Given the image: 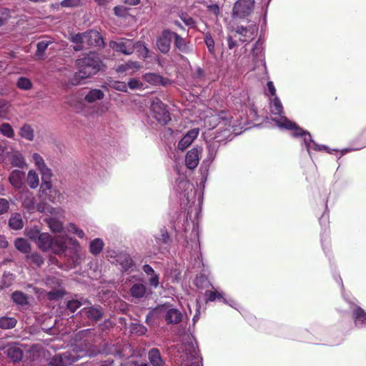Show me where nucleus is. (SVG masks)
Masks as SVG:
<instances>
[{"label": "nucleus", "mask_w": 366, "mask_h": 366, "mask_svg": "<svg viewBox=\"0 0 366 366\" xmlns=\"http://www.w3.org/2000/svg\"><path fill=\"white\" fill-rule=\"evenodd\" d=\"M9 209V202L4 198H0V215L6 213Z\"/></svg>", "instance_id": "nucleus-55"}, {"label": "nucleus", "mask_w": 366, "mask_h": 366, "mask_svg": "<svg viewBox=\"0 0 366 366\" xmlns=\"http://www.w3.org/2000/svg\"><path fill=\"white\" fill-rule=\"evenodd\" d=\"M201 118L204 120V126L209 129H214L217 125L219 127L221 125L220 122L224 120L227 122L230 119L224 112L217 114H214V112L210 109H207Z\"/></svg>", "instance_id": "nucleus-5"}, {"label": "nucleus", "mask_w": 366, "mask_h": 366, "mask_svg": "<svg viewBox=\"0 0 366 366\" xmlns=\"http://www.w3.org/2000/svg\"><path fill=\"white\" fill-rule=\"evenodd\" d=\"M141 67L142 66L139 62L129 61L117 66L116 71L119 74L127 72L131 70L132 71H136L139 70Z\"/></svg>", "instance_id": "nucleus-24"}, {"label": "nucleus", "mask_w": 366, "mask_h": 366, "mask_svg": "<svg viewBox=\"0 0 366 366\" xmlns=\"http://www.w3.org/2000/svg\"><path fill=\"white\" fill-rule=\"evenodd\" d=\"M14 246L19 251L23 253H28L30 251V244L26 239L24 238H18L14 242Z\"/></svg>", "instance_id": "nucleus-36"}, {"label": "nucleus", "mask_w": 366, "mask_h": 366, "mask_svg": "<svg viewBox=\"0 0 366 366\" xmlns=\"http://www.w3.org/2000/svg\"><path fill=\"white\" fill-rule=\"evenodd\" d=\"M26 182L31 189H36L39 185V177L38 173L30 169L26 176Z\"/></svg>", "instance_id": "nucleus-26"}, {"label": "nucleus", "mask_w": 366, "mask_h": 366, "mask_svg": "<svg viewBox=\"0 0 366 366\" xmlns=\"http://www.w3.org/2000/svg\"><path fill=\"white\" fill-rule=\"evenodd\" d=\"M174 32H172L169 30H164L157 38V46L162 53L167 54L169 51L171 43L174 39Z\"/></svg>", "instance_id": "nucleus-8"}, {"label": "nucleus", "mask_w": 366, "mask_h": 366, "mask_svg": "<svg viewBox=\"0 0 366 366\" xmlns=\"http://www.w3.org/2000/svg\"><path fill=\"white\" fill-rule=\"evenodd\" d=\"M205 297L208 301H214L216 298H222V294L217 291L207 290L205 292Z\"/></svg>", "instance_id": "nucleus-50"}, {"label": "nucleus", "mask_w": 366, "mask_h": 366, "mask_svg": "<svg viewBox=\"0 0 366 366\" xmlns=\"http://www.w3.org/2000/svg\"><path fill=\"white\" fill-rule=\"evenodd\" d=\"M41 232L36 227L26 230V235L32 241L36 242L41 235Z\"/></svg>", "instance_id": "nucleus-46"}, {"label": "nucleus", "mask_w": 366, "mask_h": 366, "mask_svg": "<svg viewBox=\"0 0 366 366\" xmlns=\"http://www.w3.org/2000/svg\"><path fill=\"white\" fill-rule=\"evenodd\" d=\"M355 324H365L366 323V313L362 309L357 307L354 310L353 312Z\"/></svg>", "instance_id": "nucleus-38"}, {"label": "nucleus", "mask_w": 366, "mask_h": 366, "mask_svg": "<svg viewBox=\"0 0 366 366\" xmlns=\"http://www.w3.org/2000/svg\"><path fill=\"white\" fill-rule=\"evenodd\" d=\"M199 133L198 128L192 129L187 132V133L183 137V138L179 142L178 148L183 151L187 149L194 140L197 137Z\"/></svg>", "instance_id": "nucleus-15"}, {"label": "nucleus", "mask_w": 366, "mask_h": 366, "mask_svg": "<svg viewBox=\"0 0 366 366\" xmlns=\"http://www.w3.org/2000/svg\"><path fill=\"white\" fill-rule=\"evenodd\" d=\"M114 11V14L119 16H123L126 12V9L123 6H115Z\"/></svg>", "instance_id": "nucleus-64"}, {"label": "nucleus", "mask_w": 366, "mask_h": 366, "mask_svg": "<svg viewBox=\"0 0 366 366\" xmlns=\"http://www.w3.org/2000/svg\"><path fill=\"white\" fill-rule=\"evenodd\" d=\"M109 47L114 51L131 55L135 50V41L132 39L121 38L109 43Z\"/></svg>", "instance_id": "nucleus-4"}, {"label": "nucleus", "mask_w": 366, "mask_h": 366, "mask_svg": "<svg viewBox=\"0 0 366 366\" xmlns=\"http://www.w3.org/2000/svg\"><path fill=\"white\" fill-rule=\"evenodd\" d=\"M254 0H239L233 7V14L240 18L249 15L254 8Z\"/></svg>", "instance_id": "nucleus-7"}, {"label": "nucleus", "mask_w": 366, "mask_h": 366, "mask_svg": "<svg viewBox=\"0 0 366 366\" xmlns=\"http://www.w3.org/2000/svg\"><path fill=\"white\" fill-rule=\"evenodd\" d=\"M157 310L164 315V318L167 324H178L182 320V315L177 309L162 307Z\"/></svg>", "instance_id": "nucleus-10"}, {"label": "nucleus", "mask_w": 366, "mask_h": 366, "mask_svg": "<svg viewBox=\"0 0 366 366\" xmlns=\"http://www.w3.org/2000/svg\"><path fill=\"white\" fill-rule=\"evenodd\" d=\"M82 305V303L77 300H72L68 302L67 308L72 312H75Z\"/></svg>", "instance_id": "nucleus-54"}, {"label": "nucleus", "mask_w": 366, "mask_h": 366, "mask_svg": "<svg viewBox=\"0 0 366 366\" xmlns=\"http://www.w3.org/2000/svg\"><path fill=\"white\" fill-rule=\"evenodd\" d=\"M267 89L269 92L270 93V95L273 97H277L276 96V89L274 86V84L272 81H268L267 84Z\"/></svg>", "instance_id": "nucleus-63"}, {"label": "nucleus", "mask_w": 366, "mask_h": 366, "mask_svg": "<svg viewBox=\"0 0 366 366\" xmlns=\"http://www.w3.org/2000/svg\"><path fill=\"white\" fill-rule=\"evenodd\" d=\"M85 44L91 46H100L103 44V39L100 34L95 30H91L84 33Z\"/></svg>", "instance_id": "nucleus-21"}, {"label": "nucleus", "mask_w": 366, "mask_h": 366, "mask_svg": "<svg viewBox=\"0 0 366 366\" xmlns=\"http://www.w3.org/2000/svg\"><path fill=\"white\" fill-rule=\"evenodd\" d=\"M20 199H21L22 206L28 211L32 212L35 209V197L29 190H23L20 193Z\"/></svg>", "instance_id": "nucleus-16"}, {"label": "nucleus", "mask_w": 366, "mask_h": 366, "mask_svg": "<svg viewBox=\"0 0 366 366\" xmlns=\"http://www.w3.org/2000/svg\"><path fill=\"white\" fill-rule=\"evenodd\" d=\"M9 104L4 100L0 99V117L2 119H8L7 114L9 112Z\"/></svg>", "instance_id": "nucleus-52"}, {"label": "nucleus", "mask_w": 366, "mask_h": 366, "mask_svg": "<svg viewBox=\"0 0 366 366\" xmlns=\"http://www.w3.org/2000/svg\"><path fill=\"white\" fill-rule=\"evenodd\" d=\"M180 350H182L180 358L184 366H202V358L199 356L197 343L194 341L190 340L183 343Z\"/></svg>", "instance_id": "nucleus-3"}, {"label": "nucleus", "mask_w": 366, "mask_h": 366, "mask_svg": "<svg viewBox=\"0 0 366 366\" xmlns=\"http://www.w3.org/2000/svg\"><path fill=\"white\" fill-rule=\"evenodd\" d=\"M47 224L53 232H60L63 229V224L61 221L54 217L47 218L46 219Z\"/></svg>", "instance_id": "nucleus-35"}, {"label": "nucleus", "mask_w": 366, "mask_h": 366, "mask_svg": "<svg viewBox=\"0 0 366 366\" xmlns=\"http://www.w3.org/2000/svg\"><path fill=\"white\" fill-rule=\"evenodd\" d=\"M147 332V328L141 325H134L132 327V332L139 335H144Z\"/></svg>", "instance_id": "nucleus-58"}, {"label": "nucleus", "mask_w": 366, "mask_h": 366, "mask_svg": "<svg viewBox=\"0 0 366 366\" xmlns=\"http://www.w3.org/2000/svg\"><path fill=\"white\" fill-rule=\"evenodd\" d=\"M20 135L21 137L31 141L34 139V130L29 125H24L20 130Z\"/></svg>", "instance_id": "nucleus-41"}, {"label": "nucleus", "mask_w": 366, "mask_h": 366, "mask_svg": "<svg viewBox=\"0 0 366 366\" xmlns=\"http://www.w3.org/2000/svg\"><path fill=\"white\" fill-rule=\"evenodd\" d=\"M51 43V41L48 40H43L39 41L37 44L36 56L39 57H42L45 50L47 49V47Z\"/></svg>", "instance_id": "nucleus-44"}, {"label": "nucleus", "mask_w": 366, "mask_h": 366, "mask_svg": "<svg viewBox=\"0 0 366 366\" xmlns=\"http://www.w3.org/2000/svg\"><path fill=\"white\" fill-rule=\"evenodd\" d=\"M35 243L41 250L47 252L52 246V239L49 233L43 232Z\"/></svg>", "instance_id": "nucleus-23"}, {"label": "nucleus", "mask_w": 366, "mask_h": 366, "mask_svg": "<svg viewBox=\"0 0 366 366\" xmlns=\"http://www.w3.org/2000/svg\"><path fill=\"white\" fill-rule=\"evenodd\" d=\"M67 240L68 238L64 236H56L54 239H52V246L51 249L55 254H62L66 251L67 248Z\"/></svg>", "instance_id": "nucleus-17"}, {"label": "nucleus", "mask_w": 366, "mask_h": 366, "mask_svg": "<svg viewBox=\"0 0 366 366\" xmlns=\"http://www.w3.org/2000/svg\"><path fill=\"white\" fill-rule=\"evenodd\" d=\"M207 149L209 151V158L213 159L217 152L216 143L214 142L213 144L208 145Z\"/></svg>", "instance_id": "nucleus-61"}, {"label": "nucleus", "mask_w": 366, "mask_h": 366, "mask_svg": "<svg viewBox=\"0 0 366 366\" xmlns=\"http://www.w3.org/2000/svg\"><path fill=\"white\" fill-rule=\"evenodd\" d=\"M150 276L151 277L149 279V284L150 286L157 288L159 285V275L156 273H154V274Z\"/></svg>", "instance_id": "nucleus-60"}, {"label": "nucleus", "mask_w": 366, "mask_h": 366, "mask_svg": "<svg viewBox=\"0 0 366 366\" xmlns=\"http://www.w3.org/2000/svg\"><path fill=\"white\" fill-rule=\"evenodd\" d=\"M71 41L75 44H85L84 33L72 35Z\"/></svg>", "instance_id": "nucleus-57"}, {"label": "nucleus", "mask_w": 366, "mask_h": 366, "mask_svg": "<svg viewBox=\"0 0 366 366\" xmlns=\"http://www.w3.org/2000/svg\"><path fill=\"white\" fill-rule=\"evenodd\" d=\"M146 286L141 283L134 284L130 289L132 297L136 298H142L146 293Z\"/></svg>", "instance_id": "nucleus-30"}, {"label": "nucleus", "mask_w": 366, "mask_h": 366, "mask_svg": "<svg viewBox=\"0 0 366 366\" xmlns=\"http://www.w3.org/2000/svg\"><path fill=\"white\" fill-rule=\"evenodd\" d=\"M69 230L72 233L76 234L79 238H83L84 236V232L82 229L78 228L75 224H71L69 226Z\"/></svg>", "instance_id": "nucleus-56"}, {"label": "nucleus", "mask_w": 366, "mask_h": 366, "mask_svg": "<svg viewBox=\"0 0 366 366\" xmlns=\"http://www.w3.org/2000/svg\"><path fill=\"white\" fill-rule=\"evenodd\" d=\"M274 120L280 127L285 128L287 129H294V132L292 134L293 136L303 137V142L309 153L312 149L317 151L327 149L325 146L317 144L312 139L311 135L309 132L303 131L301 128H299L295 123L290 121L285 117L280 116L277 119H274Z\"/></svg>", "instance_id": "nucleus-2"}, {"label": "nucleus", "mask_w": 366, "mask_h": 366, "mask_svg": "<svg viewBox=\"0 0 366 366\" xmlns=\"http://www.w3.org/2000/svg\"><path fill=\"white\" fill-rule=\"evenodd\" d=\"M10 17L9 11L6 9H4L1 11L0 14V26L3 25Z\"/></svg>", "instance_id": "nucleus-59"}, {"label": "nucleus", "mask_w": 366, "mask_h": 366, "mask_svg": "<svg viewBox=\"0 0 366 366\" xmlns=\"http://www.w3.org/2000/svg\"><path fill=\"white\" fill-rule=\"evenodd\" d=\"M149 359L153 366H162L163 362L159 352L157 349H152L149 352Z\"/></svg>", "instance_id": "nucleus-32"}, {"label": "nucleus", "mask_w": 366, "mask_h": 366, "mask_svg": "<svg viewBox=\"0 0 366 366\" xmlns=\"http://www.w3.org/2000/svg\"><path fill=\"white\" fill-rule=\"evenodd\" d=\"M38 210L41 212H46V213H50L51 215L54 216H58V217H63L64 211L61 208H53L51 207H46L44 208H41V206L38 207Z\"/></svg>", "instance_id": "nucleus-40"}, {"label": "nucleus", "mask_w": 366, "mask_h": 366, "mask_svg": "<svg viewBox=\"0 0 366 366\" xmlns=\"http://www.w3.org/2000/svg\"><path fill=\"white\" fill-rule=\"evenodd\" d=\"M0 132L4 136L8 138H13L14 136V131L8 123H3L0 126Z\"/></svg>", "instance_id": "nucleus-42"}, {"label": "nucleus", "mask_w": 366, "mask_h": 366, "mask_svg": "<svg viewBox=\"0 0 366 366\" xmlns=\"http://www.w3.org/2000/svg\"><path fill=\"white\" fill-rule=\"evenodd\" d=\"M51 177L41 176L42 183L41 188L42 192L48 196L49 199L54 202L60 197L61 194L57 189H52V184L50 181Z\"/></svg>", "instance_id": "nucleus-9"}, {"label": "nucleus", "mask_w": 366, "mask_h": 366, "mask_svg": "<svg viewBox=\"0 0 366 366\" xmlns=\"http://www.w3.org/2000/svg\"><path fill=\"white\" fill-rule=\"evenodd\" d=\"M9 224L13 229H21L24 226V223L21 214L19 213L12 214L9 219Z\"/></svg>", "instance_id": "nucleus-28"}, {"label": "nucleus", "mask_w": 366, "mask_h": 366, "mask_svg": "<svg viewBox=\"0 0 366 366\" xmlns=\"http://www.w3.org/2000/svg\"><path fill=\"white\" fill-rule=\"evenodd\" d=\"M150 108L154 118L159 122L165 124L170 119L164 104L158 98L152 99Z\"/></svg>", "instance_id": "nucleus-6"}, {"label": "nucleus", "mask_w": 366, "mask_h": 366, "mask_svg": "<svg viewBox=\"0 0 366 366\" xmlns=\"http://www.w3.org/2000/svg\"><path fill=\"white\" fill-rule=\"evenodd\" d=\"M10 160L11 164L16 167L23 168L26 165L24 156L18 151H15L12 153Z\"/></svg>", "instance_id": "nucleus-27"}, {"label": "nucleus", "mask_w": 366, "mask_h": 366, "mask_svg": "<svg viewBox=\"0 0 366 366\" xmlns=\"http://www.w3.org/2000/svg\"><path fill=\"white\" fill-rule=\"evenodd\" d=\"M104 97V92L98 89L90 90L85 96L84 99L89 103H93L97 100H101Z\"/></svg>", "instance_id": "nucleus-25"}, {"label": "nucleus", "mask_w": 366, "mask_h": 366, "mask_svg": "<svg viewBox=\"0 0 366 366\" xmlns=\"http://www.w3.org/2000/svg\"><path fill=\"white\" fill-rule=\"evenodd\" d=\"M17 324V320L11 317L4 316L0 317V328L9 330L14 328Z\"/></svg>", "instance_id": "nucleus-29"}, {"label": "nucleus", "mask_w": 366, "mask_h": 366, "mask_svg": "<svg viewBox=\"0 0 366 366\" xmlns=\"http://www.w3.org/2000/svg\"><path fill=\"white\" fill-rule=\"evenodd\" d=\"M207 8L209 12L217 16L219 13V7L217 4H209Z\"/></svg>", "instance_id": "nucleus-62"}, {"label": "nucleus", "mask_w": 366, "mask_h": 366, "mask_svg": "<svg viewBox=\"0 0 366 366\" xmlns=\"http://www.w3.org/2000/svg\"><path fill=\"white\" fill-rule=\"evenodd\" d=\"M127 84V88L129 87L131 89H142L144 86L142 81L135 78L130 79Z\"/></svg>", "instance_id": "nucleus-48"}, {"label": "nucleus", "mask_w": 366, "mask_h": 366, "mask_svg": "<svg viewBox=\"0 0 366 366\" xmlns=\"http://www.w3.org/2000/svg\"><path fill=\"white\" fill-rule=\"evenodd\" d=\"M262 49L260 46V44H259V42H257L253 49H252V55L254 58V59H262Z\"/></svg>", "instance_id": "nucleus-53"}, {"label": "nucleus", "mask_w": 366, "mask_h": 366, "mask_svg": "<svg viewBox=\"0 0 366 366\" xmlns=\"http://www.w3.org/2000/svg\"><path fill=\"white\" fill-rule=\"evenodd\" d=\"M27 258L37 266H41L44 263L43 257L38 253H32L27 256Z\"/></svg>", "instance_id": "nucleus-51"}, {"label": "nucleus", "mask_w": 366, "mask_h": 366, "mask_svg": "<svg viewBox=\"0 0 366 366\" xmlns=\"http://www.w3.org/2000/svg\"><path fill=\"white\" fill-rule=\"evenodd\" d=\"M59 5L64 8H76L81 6V0H63Z\"/></svg>", "instance_id": "nucleus-45"}, {"label": "nucleus", "mask_w": 366, "mask_h": 366, "mask_svg": "<svg viewBox=\"0 0 366 366\" xmlns=\"http://www.w3.org/2000/svg\"><path fill=\"white\" fill-rule=\"evenodd\" d=\"M110 86L118 91L126 92L127 91V84L124 81H114L111 82Z\"/></svg>", "instance_id": "nucleus-49"}, {"label": "nucleus", "mask_w": 366, "mask_h": 366, "mask_svg": "<svg viewBox=\"0 0 366 366\" xmlns=\"http://www.w3.org/2000/svg\"><path fill=\"white\" fill-rule=\"evenodd\" d=\"M232 119L231 118L228 119L227 122L224 120L222 122H220L221 125L219 126L217 134L214 137L216 139V142H220L224 140L229 139L232 136V125H231Z\"/></svg>", "instance_id": "nucleus-11"}, {"label": "nucleus", "mask_w": 366, "mask_h": 366, "mask_svg": "<svg viewBox=\"0 0 366 366\" xmlns=\"http://www.w3.org/2000/svg\"><path fill=\"white\" fill-rule=\"evenodd\" d=\"M143 79L152 85H162L166 86L171 84V81L169 79L164 78L154 73H147L143 76Z\"/></svg>", "instance_id": "nucleus-18"}, {"label": "nucleus", "mask_w": 366, "mask_h": 366, "mask_svg": "<svg viewBox=\"0 0 366 366\" xmlns=\"http://www.w3.org/2000/svg\"><path fill=\"white\" fill-rule=\"evenodd\" d=\"M120 264L124 271L129 269L132 265V259L129 256H124L120 259Z\"/></svg>", "instance_id": "nucleus-47"}, {"label": "nucleus", "mask_w": 366, "mask_h": 366, "mask_svg": "<svg viewBox=\"0 0 366 366\" xmlns=\"http://www.w3.org/2000/svg\"><path fill=\"white\" fill-rule=\"evenodd\" d=\"M76 66L77 71L68 81L67 85L76 86L99 71L104 69V65L99 54L90 52L88 54L76 59Z\"/></svg>", "instance_id": "nucleus-1"}, {"label": "nucleus", "mask_w": 366, "mask_h": 366, "mask_svg": "<svg viewBox=\"0 0 366 366\" xmlns=\"http://www.w3.org/2000/svg\"><path fill=\"white\" fill-rule=\"evenodd\" d=\"M4 353L13 362H19L22 358V351L16 345L9 344L4 347Z\"/></svg>", "instance_id": "nucleus-20"}, {"label": "nucleus", "mask_w": 366, "mask_h": 366, "mask_svg": "<svg viewBox=\"0 0 366 366\" xmlns=\"http://www.w3.org/2000/svg\"><path fill=\"white\" fill-rule=\"evenodd\" d=\"M24 172L19 169H14L9 174V182L14 188L20 189L24 186Z\"/></svg>", "instance_id": "nucleus-14"}, {"label": "nucleus", "mask_w": 366, "mask_h": 366, "mask_svg": "<svg viewBox=\"0 0 366 366\" xmlns=\"http://www.w3.org/2000/svg\"><path fill=\"white\" fill-rule=\"evenodd\" d=\"M16 86L21 90H30L33 84L29 79L21 76L17 79Z\"/></svg>", "instance_id": "nucleus-37"}, {"label": "nucleus", "mask_w": 366, "mask_h": 366, "mask_svg": "<svg viewBox=\"0 0 366 366\" xmlns=\"http://www.w3.org/2000/svg\"><path fill=\"white\" fill-rule=\"evenodd\" d=\"M81 312L87 318L94 321L100 320L102 317V311L99 306L84 307Z\"/></svg>", "instance_id": "nucleus-22"}, {"label": "nucleus", "mask_w": 366, "mask_h": 366, "mask_svg": "<svg viewBox=\"0 0 366 366\" xmlns=\"http://www.w3.org/2000/svg\"><path fill=\"white\" fill-rule=\"evenodd\" d=\"M104 247V242L99 238L92 240L89 245V251L92 254L97 255L99 254Z\"/></svg>", "instance_id": "nucleus-33"}, {"label": "nucleus", "mask_w": 366, "mask_h": 366, "mask_svg": "<svg viewBox=\"0 0 366 366\" xmlns=\"http://www.w3.org/2000/svg\"><path fill=\"white\" fill-rule=\"evenodd\" d=\"M282 104L277 97H274L270 102L271 113L274 115H280L282 112Z\"/></svg>", "instance_id": "nucleus-34"}, {"label": "nucleus", "mask_w": 366, "mask_h": 366, "mask_svg": "<svg viewBox=\"0 0 366 366\" xmlns=\"http://www.w3.org/2000/svg\"><path fill=\"white\" fill-rule=\"evenodd\" d=\"M202 152V149L198 148H192L187 152L185 157V164L187 168L193 169L197 167Z\"/></svg>", "instance_id": "nucleus-12"}, {"label": "nucleus", "mask_w": 366, "mask_h": 366, "mask_svg": "<svg viewBox=\"0 0 366 366\" xmlns=\"http://www.w3.org/2000/svg\"><path fill=\"white\" fill-rule=\"evenodd\" d=\"M175 46L182 52L187 53L189 51V46L186 41L178 35L177 33H174V39Z\"/></svg>", "instance_id": "nucleus-31"}, {"label": "nucleus", "mask_w": 366, "mask_h": 366, "mask_svg": "<svg viewBox=\"0 0 366 366\" xmlns=\"http://www.w3.org/2000/svg\"><path fill=\"white\" fill-rule=\"evenodd\" d=\"M31 159L34 162L36 169L39 171L41 176L44 177H51L52 172L51 170L46 166L44 159L43 157L38 153H34L31 155Z\"/></svg>", "instance_id": "nucleus-13"}, {"label": "nucleus", "mask_w": 366, "mask_h": 366, "mask_svg": "<svg viewBox=\"0 0 366 366\" xmlns=\"http://www.w3.org/2000/svg\"><path fill=\"white\" fill-rule=\"evenodd\" d=\"M257 31L255 26H250L247 28L237 26L236 33L239 35V39L241 41L245 42L252 39L254 33Z\"/></svg>", "instance_id": "nucleus-19"}, {"label": "nucleus", "mask_w": 366, "mask_h": 366, "mask_svg": "<svg viewBox=\"0 0 366 366\" xmlns=\"http://www.w3.org/2000/svg\"><path fill=\"white\" fill-rule=\"evenodd\" d=\"M12 299L18 305H26L27 303L26 296L21 292H14L12 294Z\"/></svg>", "instance_id": "nucleus-43"}, {"label": "nucleus", "mask_w": 366, "mask_h": 366, "mask_svg": "<svg viewBox=\"0 0 366 366\" xmlns=\"http://www.w3.org/2000/svg\"><path fill=\"white\" fill-rule=\"evenodd\" d=\"M135 49L139 56L146 59L148 57L149 49L142 41H135Z\"/></svg>", "instance_id": "nucleus-39"}]
</instances>
